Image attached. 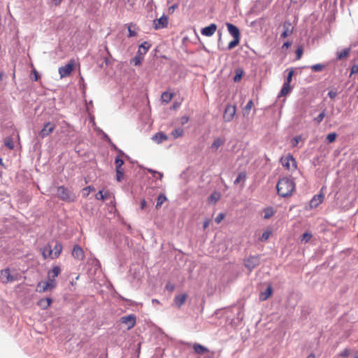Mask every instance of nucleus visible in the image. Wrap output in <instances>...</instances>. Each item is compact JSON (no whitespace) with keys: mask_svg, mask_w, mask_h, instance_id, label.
<instances>
[{"mask_svg":"<svg viewBox=\"0 0 358 358\" xmlns=\"http://www.w3.org/2000/svg\"><path fill=\"white\" fill-rule=\"evenodd\" d=\"M221 197V194L220 192L214 191L208 197V201L213 202V203H216Z\"/></svg>","mask_w":358,"mask_h":358,"instance_id":"obj_28","label":"nucleus"},{"mask_svg":"<svg viewBox=\"0 0 358 358\" xmlns=\"http://www.w3.org/2000/svg\"><path fill=\"white\" fill-rule=\"evenodd\" d=\"M324 199V194H318L315 195L312 199L310 201V207L311 208H314L317 207Z\"/></svg>","mask_w":358,"mask_h":358,"instance_id":"obj_17","label":"nucleus"},{"mask_svg":"<svg viewBox=\"0 0 358 358\" xmlns=\"http://www.w3.org/2000/svg\"><path fill=\"white\" fill-rule=\"evenodd\" d=\"M226 26L227 30L233 38H241V33L239 29L234 24L227 22Z\"/></svg>","mask_w":358,"mask_h":358,"instance_id":"obj_14","label":"nucleus"},{"mask_svg":"<svg viewBox=\"0 0 358 358\" xmlns=\"http://www.w3.org/2000/svg\"><path fill=\"white\" fill-rule=\"evenodd\" d=\"M178 4L177 3H175L173 5H172L171 6H170L169 8V13H171L173 12H174V10L178 8Z\"/></svg>","mask_w":358,"mask_h":358,"instance_id":"obj_57","label":"nucleus"},{"mask_svg":"<svg viewBox=\"0 0 358 358\" xmlns=\"http://www.w3.org/2000/svg\"><path fill=\"white\" fill-rule=\"evenodd\" d=\"M75 62L73 59L70 60L65 66L59 68V73L60 78L69 76L73 70Z\"/></svg>","mask_w":358,"mask_h":358,"instance_id":"obj_6","label":"nucleus"},{"mask_svg":"<svg viewBox=\"0 0 358 358\" xmlns=\"http://www.w3.org/2000/svg\"><path fill=\"white\" fill-rule=\"evenodd\" d=\"M326 67L325 64H316L310 66L311 70L314 72H320Z\"/></svg>","mask_w":358,"mask_h":358,"instance_id":"obj_35","label":"nucleus"},{"mask_svg":"<svg viewBox=\"0 0 358 358\" xmlns=\"http://www.w3.org/2000/svg\"><path fill=\"white\" fill-rule=\"evenodd\" d=\"M208 225H209V222L208 220H206L203 224V229H206L208 227Z\"/></svg>","mask_w":358,"mask_h":358,"instance_id":"obj_64","label":"nucleus"},{"mask_svg":"<svg viewBox=\"0 0 358 358\" xmlns=\"http://www.w3.org/2000/svg\"><path fill=\"white\" fill-rule=\"evenodd\" d=\"M55 128V124L53 123H51L50 122H46L44 125L42 129L39 131L38 136L41 138H44L46 136H48L50 134H51Z\"/></svg>","mask_w":358,"mask_h":358,"instance_id":"obj_10","label":"nucleus"},{"mask_svg":"<svg viewBox=\"0 0 358 358\" xmlns=\"http://www.w3.org/2000/svg\"><path fill=\"white\" fill-rule=\"evenodd\" d=\"M236 106L228 104L224 111L223 119L225 122H230L236 114Z\"/></svg>","mask_w":358,"mask_h":358,"instance_id":"obj_9","label":"nucleus"},{"mask_svg":"<svg viewBox=\"0 0 358 358\" xmlns=\"http://www.w3.org/2000/svg\"><path fill=\"white\" fill-rule=\"evenodd\" d=\"M188 121H189V117L187 116H183L181 117L180 122L182 124H185L187 123Z\"/></svg>","mask_w":358,"mask_h":358,"instance_id":"obj_58","label":"nucleus"},{"mask_svg":"<svg viewBox=\"0 0 358 358\" xmlns=\"http://www.w3.org/2000/svg\"><path fill=\"white\" fill-rule=\"evenodd\" d=\"M338 94V92L335 90H331L328 92V96L331 99H334Z\"/></svg>","mask_w":358,"mask_h":358,"instance_id":"obj_51","label":"nucleus"},{"mask_svg":"<svg viewBox=\"0 0 358 358\" xmlns=\"http://www.w3.org/2000/svg\"><path fill=\"white\" fill-rule=\"evenodd\" d=\"M1 275L3 278H5V280L3 282L6 283L9 282H13L16 280V278L13 275H10L9 268H6L1 270Z\"/></svg>","mask_w":358,"mask_h":358,"instance_id":"obj_19","label":"nucleus"},{"mask_svg":"<svg viewBox=\"0 0 358 358\" xmlns=\"http://www.w3.org/2000/svg\"><path fill=\"white\" fill-rule=\"evenodd\" d=\"M301 140V136H295L292 141V146L295 147L298 145L299 142Z\"/></svg>","mask_w":358,"mask_h":358,"instance_id":"obj_50","label":"nucleus"},{"mask_svg":"<svg viewBox=\"0 0 358 358\" xmlns=\"http://www.w3.org/2000/svg\"><path fill=\"white\" fill-rule=\"evenodd\" d=\"M350 355V350L347 348L344 349L341 352V356L342 357H348Z\"/></svg>","mask_w":358,"mask_h":358,"instance_id":"obj_55","label":"nucleus"},{"mask_svg":"<svg viewBox=\"0 0 358 358\" xmlns=\"http://www.w3.org/2000/svg\"><path fill=\"white\" fill-rule=\"evenodd\" d=\"M282 28L283 31L280 34V38H285L291 36L294 31V27L289 20H286L283 22Z\"/></svg>","mask_w":358,"mask_h":358,"instance_id":"obj_11","label":"nucleus"},{"mask_svg":"<svg viewBox=\"0 0 358 358\" xmlns=\"http://www.w3.org/2000/svg\"><path fill=\"white\" fill-rule=\"evenodd\" d=\"M57 195L60 200L67 203L74 202L76 200V194L63 185L57 187Z\"/></svg>","mask_w":358,"mask_h":358,"instance_id":"obj_3","label":"nucleus"},{"mask_svg":"<svg viewBox=\"0 0 358 358\" xmlns=\"http://www.w3.org/2000/svg\"><path fill=\"white\" fill-rule=\"evenodd\" d=\"M224 143V141L222 140L221 138H217L214 140L213 143L211 144L210 148L213 152H215L218 150L219 148H220L222 145H223Z\"/></svg>","mask_w":358,"mask_h":358,"instance_id":"obj_24","label":"nucleus"},{"mask_svg":"<svg viewBox=\"0 0 358 358\" xmlns=\"http://www.w3.org/2000/svg\"><path fill=\"white\" fill-rule=\"evenodd\" d=\"M62 0H52V3L55 6H59L62 3Z\"/></svg>","mask_w":358,"mask_h":358,"instance_id":"obj_62","label":"nucleus"},{"mask_svg":"<svg viewBox=\"0 0 358 358\" xmlns=\"http://www.w3.org/2000/svg\"><path fill=\"white\" fill-rule=\"evenodd\" d=\"M53 253V250H52V247L50 244L45 246L42 250V256L44 259H46L48 257H51Z\"/></svg>","mask_w":358,"mask_h":358,"instance_id":"obj_25","label":"nucleus"},{"mask_svg":"<svg viewBox=\"0 0 358 358\" xmlns=\"http://www.w3.org/2000/svg\"><path fill=\"white\" fill-rule=\"evenodd\" d=\"M246 177L247 176H246L245 172H241L240 173H238L237 178L234 180V185H238L241 182H244L245 180H246Z\"/></svg>","mask_w":358,"mask_h":358,"instance_id":"obj_34","label":"nucleus"},{"mask_svg":"<svg viewBox=\"0 0 358 358\" xmlns=\"http://www.w3.org/2000/svg\"><path fill=\"white\" fill-rule=\"evenodd\" d=\"M276 188L280 196L288 197L292 194L295 189V182L292 178L283 177L279 179Z\"/></svg>","mask_w":358,"mask_h":358,"instance_id":"obj_1","label":"nucleus"},{"mask_svg":"<svg viewBox=\"0 0 358 358\" xmlns=\"http://www.w3.org/2000/svg\"><path fill=\"white\" fill-rule=\"evenodd\" d=\"M154 28L156 30L161 29L165 28L168 25V17L163 15L159 19L155 20L153 21Z\"/></svg>","mask_w":358,"mask_h":358,"instance_id":"obj_12","label":"nucleus"},{"mask_svg":"<svg viewBox=\"0 0 358 358\" xmlns=\"http://www.w3.org/2000/svg\"><path fill=\"white\" fill-rule=\"evenodd\" d=\"M151 43L148 41H144L138 46L136 56L132 59V62L135 66H140L144 59V55L151 48Z\"/></svg>","mask_w":358,"mask_h":358,"instance_id":"obj_4","label":"nucleus"},{"mask_svg":"<svg viewBox=\"0 0 358 358\" xmlns=\"http://www.w3.org/2000/svg\"><path fill=\"white\" fill-rule=\"evenodd\" d=\"M146 191L148 192L149 195H153L154 194V192L155 191V187H150V188L147 189Z\"/></svg>","mask_w":358,"mask_h":358,"instance_id":"obj_60","label":"nucleus"},{"mask_svg":"<svg viewBox=\"0 0 358 358\" xmlns=\"http://www.w3.org/2000/svg\"><path fill=\"white\" fill-rule=\"evenodd\" d=\"M291 45H292L291 41H286L282 45V49H284V48L288 49Z\"/></svg>","mask_w":358,"mask_h":358,"instance_id":"obj_56","label":"nucleus"},{"mask_svg":"<svg viewBox=\"0 0 358 358\" xmlns=\"http://www.w3.org/2000/svg\"><path fill=\"white\" fill-rule=\"evenodd\" d=\"M244 266L249 271V272H252V271L256 268L260 264V256L259 255H250L248 257L244 259Z\"/></svg>","mask_w":358,"mask_h":358,"instance_id":"obj_5","label":"nucleus"},{"mask_svg":"<svg viewBox=\"0 0 358 358\" xmlns=\"http://www.w3.org/2000/svg\"><path fill=\"white\" fill-rule=\"evenodd\" d=\"M120 322L127 325L128 330L132 329L136 322V317L134 314L123 316L120 320Z\"/></svg>","mask_w":358,"mask_h":358,"instance_id":"obj_7","label":"nucleus"},{"mask_svg":"<svg viewBox=\"0 0 358 358\" xmlns=\"http://www.w3.org/2000/svg\"><path fill=\"white\" fill-rule=\"evenodd\" d=\"M167 200L166 196L164 193L159 194L157 199V203L155 205L156 209H159L162 204Z\"/></svg>","mask_w":358,"mask_h":358,"instance_id":"obj_26","label":"nucleus"},{"mask_svg":"<svg viewBox=\"0 0 358 358\" xmlns=\"http://www.w3.org/2000/svg\"><path fill=\"white\" fill-rule=\"evenodd\" d=\"M302 54H303V48L301 47H299L296 50V59H301V56H302Z\"/></svg>","mask_w":358,"mask_h":358,"instance_id":"obj_52","label":"nucleus"},{"mask_svg":"<svg viewBox=\"0 0 358 358\" xmlns=\"http://www.w3.org/2000/svg\"><path fill=\"white\" fill-rule=\"evenodd\" d=\"M241 38H234L228 44L227 49L232 50L235 47H236L240 43Z\"/></svg>","mask_w":358,"mask_h":358,"instance_id":"obj_40","label":"nucleus"},{"mask_svg":"<svg viewBox=\"0 0 358 358\" xmlns=\"http://www.w3.org/2000/svg\"><path fill=\"white\" fill-rule=\"evenodd\" d=\"M235 73H236V74L234 77V81L235 83H237L241 80L243 74V71L242 69L238 68L235 70Z\"/></svg>","mask_w":358,"mask_h":358,"instance_id":"obj_32","label":"nucleus"},{"mask_svg":"<svg viewBox=\"0 0 358 358\" xmlns=\"http://www.w3.org/2000/svg\"><path fill=\"white\" fill-rule=\"evenodd\" d=\"M325 115V110H323L316 117L314 118V121L318 124L323 120Z\"/></svg>","mask_w":358,"mask_h":358,"instance_id":"obj_46","label":"nucleus"},{"mask_svg":"<svg viewBox=\"0 0 358 358\" xmlns=\"http://www.w3.org/2000/svg\"><path fill=\"white\" fill-rule=\"evenodd\" d=\"M116 171V180L118 182H121L124 177V169L115 170Z\"/></svg>","mask_w":358,"mask_h":358,"instance_id":"obj_47","label":"nucleus"},{"mask_svg":"<svg viewBox=\"0 0 358 358\" xmlns=\"http://www.w3.org/2000/svg\"><path fill=\"white\" fill-rule=\"evenodd\" d=\"M108 197V193H103V190H99L95 195V198L97 200H105Z\"/></svg>","mask_w":358,"mask_h":358,"instance_id":"obj_42","label":"nucleus"},{"mask_svg":"<svg viewBox=\"0 0 358 358\" xmlns=\"http://www.w3.org/2000/svg\"><path fill=\"white\" fill-rule=\"evenodd\" d=\"M33 73L34 75V80L37 81L39 79V78H40V76H39L38 73L36 71V69H34L33 70Z\"/></svg>","mask_w":358,"mask_h":358,"instance_id":"obj_59","label":"nucleus"},{"mask_svg":"<svg viewBox=\"0 0 358 358\" xmlns=\"http://www.w3.org/2000/svg\"><path fill=\"white\" fill-rule=\"evenodd\" d=\"M336 137H337V134L335 132H332V133L329 134L327 136L326 140H327V143H331L336 141Z\"/></svg>","mask_w":358,"mask_h":358,"instance_id":"obj_41","label":"nucleus"},{"mask_svg":"<svg viewBox=\"0 0 358 358\" xmlns=\"http://www.w3.org/2000/svg\"><path fill=\"white\" fill-rule=\"evenodd\" d=\"M271 234V232L270 231H264L262 236H261V241H266L267 239H268V238L270 237Z\"/></svg>","mask_w":358,"mask_h":358,"instance_id":"obj_49","label":"nucleus"},{"mask_svg":"<svg viewBox=\"0 0 358 358\" xmlns=\"http://www.w3.org/2000/svg\"><path fill=\"white\" fill-rule=\"evenodd\" d=\"M287 71H288V74L287 76V78L284 82V83L290 85V83L292 82L293 75L294 73V69L292 68L290 69H287Z\"/></svg>","mask_w":358,"mask_h":358,"instance_id":"obj_38","label":"nucleus"},{"mask_svg":"<svg viewBox=\"0 0 358 358\" xmlns=\"http://www.w3.org/2000/svg\"><path fill=\"white\" fill-rule=\"evenodd\" d=\"M253 105L252 100H249L243 108V115H248Z\"/></svg>","mask_w":358,"mask_h":358,"instance_id":"obj_39","label":"nucleus"},{"mask_svg":"<svg viewBox=\"0 0 358 358\" xmlns=\"http://www.w3.org/2000/svg\"><path fill=\"white\" fill-rule=\"evenodd\" d=\"M290 162L296 167V162L292 155L288 154L285 158H281L282 166L288 170L290 169Z\"/></svg>","mask_w":358,"mask_h":358,"instance_id":"obj_16","label":"nucleus"},{"mask_svg":"<svg viewBox=\"0 0 358 358\" xmlns=\"http://www.w3.org/2000/svg\"><path fill=\"white\" fill-rule=\"evenodd\" d=\"M171 134L174 136V138H178L183 134V129L181 128L175 129L172 131Z\"/></svg>","mask_w":358,"mask_h":358,"instance_id":"obj_45","label":"nucleus"},{"mask_svg":"<svg viewBox=\"0 0 358 358\" xmlns=\"http://www.w3.org/2000/svg\"><path fill=\"white\" fill-rule=\"evenodd\" d=\"M152 139L157 143H161L168 139V136L163 132H157L152 137Z\"/></svg>","mask_w":358,"mask_h":358,"instance_id":"obj_23","label":"nucleus"},{"mask_svg":"<svg viewBox=\"0 0 358 358\" xmlns=\"http://www.w3.org/2000/svg\"><path fill=\"white\" fill-rule=\"evenodd\" d=\"M63 249V245L62 243L59 241H56L55 245L53 248H52V250H53L52 259H56L59 257V256L61 255L62 251Z\"/></svg>","mask_w":358,"mask_h":358,"instance_id":"obj_21","label":"nucleus"},{"mask_svg":"<svg viewBox=\"0 0 358 358\" xmlns=\"http://www.w3.org/2000/svg\"><path fill=\"white\" fill-rule=\"evenodd\" d=\"M147 207V202L145 201V199H143L141 200V203H140V208L141 210H143L146 208Z\"/></svg>","mask_w":358,"mask_h":358,"instance_id":"obj_54","label":"nucleus"},{"mask_svg":"<svg viewBox=\"0 0 358 358\" xmlns=\"http://www.w3.org/2000/svg\"><path fill=\"white\" fill-rule=\"evenodd\" d=\"M217 25L214 23H212L210 25L202 28L201 30V33L203 36H211L215 34V32L217 30Z\"/></svg>","mask_w":358,"mask_h":358,"instance_id":"obj_15","label":"nucleus"},{"mask_svg":"<svg viewBox=\"0 0 358 358\" xmlns=\"http://www.w3.org/2000/svg\"><path fill=\"white\" fill-rule=\"evenodd\" d=\"M313 235L310 232H305L301 235V241H303L304 243H308L310 238H312Z\"/></svg>","mask_w":358,"mask_h":358,"instance_id":"obj_44","label":"nucleus"},{"mask_svg":"<svg viewBox=\"0 0 358 358\" xmlns=\"http://www.w3.org/2000/svg\"><path fill=\"white\" fill-rule=\"evenodd\" d=\"M56 287V282L55 279H49L48 282H41L37 285V291L39 292H44L49 289H52Z\"/></svg>","mask_w":358,"mask_h":358,"instance_id":"obj_8","label":"nucleus"},{"mask_svg":"<svg viewBox=\"0 0 358 358\" xmlns=\"http://www.w3.org/2000/svg\"><path fill=\"white\" fill-rule=\"evenodd\" d=\"M61 272V268L59 266H54L52 270L48 273L49 278H52V279H55V278L57 277L58 275Z\"/></svg>","mask_w":358,"mask_h":358,"instance_id":"obj_29","label":"nucleus"},{"mask_svg":"<svg viewBox=\"0 0 358 358\" xmlns=\"http://www.w3.org/2000/svg\"><path fill=\"white\" fill-rule=\"evenodd\" d=\"M350 52V48H345L341 52H337L336 59L338 60H342V59L346 58L349 55Z\"/></svg>","mask_w":358,"mask_h":358,"instance_id":"obj_27","label":"nucleus"},{"mask_svg":"<svg viewBox=\"0 0 358 358\" xmlns=\"http://www.w3.org/2000/svg\"><path fill=\"white\" fill-rule=\"evenodd\" d=\"M187 298V294H185V293L176 295L174 297V300H173L175 306L178 308H181V306L185 303Z\"/></svg>","mask_w":358,"mask_h":358,"instance_id":"obj_18","label":"nucleus"},{"mask_svg":"<svg viewBox=\"0 0 358 358\" xmlns=\"http://www.w3.org/2000/svg\"><path fill=\"white\" fill-rule=\"evenodd\" d=\"M274 215V210L272 207H268L264 209V219H268Z\"/></svg>","mask_w":358,"mask_h":358,"instance_id":"obj_37","label":"nucleus"},{"mask_svg":"<svg viewBox=\"0 0 358 358\" xmlns=\"http://www.w3.org/2000/svg\"><path fill=\"white\" fill-rule=\"evenodd\" d=\"M156 174L157 175V179L162 180L163 178V173L157 171Z\"/></svg>","mask_w":358,"mask_h":358,"instance_id":"obj_63","label":"nucleus"},{"mask_svg":"<svg viewBox=\"0 0 358 358\" xmlns=\"http://www.w3.org/2000/svg\"><path fill=\"white\" fill-rule=\"evenodd\" d=\"M8 195L6 193H0V201H3L6 198H8Z\"/></svg>","mask_w":358,"mask_h":358,"instance_id":"obj_61","label":"nucleus"},{"mask_svg":"<svg viewBox=\"0 0 358 358\" xmlns=\"http://www.w3.org/2000/svg\"><path fill=\"white\" fill-rule=\"evenodd\" d=\"M291 92V87L290 85L283 83L282 87L279 93V96H285L287 94H289Z\"/></svg>","mask_w":358,"mask_h":358,"instance_id":"obj_31","label":"nucleus"},{"mask_svg":"<svg viewBox=\"0 0 358 358\" xmlns=\"http://www.w3.org/2000/svg\"><path fill=\"white\" fill-rule=\"evenodd\" d=\"M224 213H219L215 219V222L217 224L220 223L224 218Z\"/></svg>","mask_w":358,"mask_h":358,"instance_id":"obj_53","label":"nucleus"},{"mask_svg":"<svg viewBox=\"0 0 358 358\" xmlns=\"http://www.w3.org/2000/svg\"><path fill=\"white\" fill-rule=\"evenodd\" d=\"M136 25L133 23H130L129 25H128V37H133V36H136L137 33L134 31V30H132L131 28L134 27L135 28Z\"/></svg>","mask_w":358,"mask_h":358,"instance_id":"obj_43","label":"nucleus"},{"mask_svg":"<svg viewBox=\"0 0 358 358\" xmlns=\"http://www.w3.org/2000/svg\"><path fill=\"white\" fill-rule=\"evenodd\" d=\"M94 189H95L93 186H91V185L87 186V187L83 188V195L87 196L90 194V193L91 192L94 191Z\"/></svg>","mask_w":358,"mask_h":358,"instance_id":"obj_48","label":"nucleus"},{"mask_svg":"<svg viewBox=\"0 0 358 358\" xmlns=\"http://www.w3.org/2000/svg\"><path fill=\"white\" fill-rule=\"evenodd\" d=\"M124 160L117 155L115 159V170L123 169L122 166L124 165Z\"/></svg>","mask_w":358,"mask_h":358,"instance_id":"obj_33","label":"nucleus"},{"mask_svg":"<svg viewBox=\"0 0 358 358\" xmlns=\"http://www.w3.org/2000/svg\"><path fill=\"white\" fill-rule=\"evenodd\" d=\"M187 347L193 349L194 354L203 356V358H215V352L210 351L207 347L198 343H185Z\"/></svg>","mask_w":358,"mask_h":358,"instance_id":"obj_2","label":"nucleus"},{"mask_svg":"<svg viewBox=\"0 0 358 358\" xmlns=\"http://www.w3.org/2000/svg\"><path fill=\"white\" fill-rule=\"evenodd\" d=\"M4 145L10 150H13L14 148V142L11 137H6L4 139Z\"/></svg>","mask_w":358,"mask_h":358,"instance_id":"obj_36","label":"nucleus"},{"mask_svg":"<svg viewBox=\"0 0 358 358\" xmlns=\"http://www.w3.org/2000/svg\"><path fill=\"white\" fill-rule=\"evenodd\" d=\"M173 94L169 92H164L162 94L161 99L162 102L168 103L173 98Z\"/></svg>","mask_w":358,"mask_h":358,"instance_id":"obj_30","label":"nucleus"},{"mask_svg":"<svg viewBox=\"0 0 358 358\" xmlns=\"http://www.w3.org/2000/svg\"><path fill=\"white\" fill-rule=\"evenodd\" d=\"M71 255L77 260H83L85 257V253L83 248L78 245H75L71 251Z\"/></svg>","mask_w":358,"mask_h":358,"instance_id":"obj_13","label":"nucleus"},{"mask_svg":"<svg viewBox=\"0 0 358 358\" xmlns=\"http://www.w3.org/2000/svg\"><path fill=\"white\" fill-rule=\"evenodd\" d=\"M52 302V299L50 297H47V298H43V299H40L38 301L37 305L41 309L45 310L50 306V305L51 304Z\"/></svg>","mask_w":358,"mask_h":358,"instance_id":"obj_22","label":"nucleus"},{"mask_svg":"<svg viewBox=\"0 0 358 358\" xmlns=\"http://www.w3.org/2000/svg\"><path fill=\"white\" fill-rule=\"evenodd\" d=\"M273 293V288L271 285H268L267 288L259 293V299L261 301L267 300Z\"/></svg>","mask_w":358,"mask_h":358,"instance_id":"obj_20","label":"nucleus"}]
</instances>
